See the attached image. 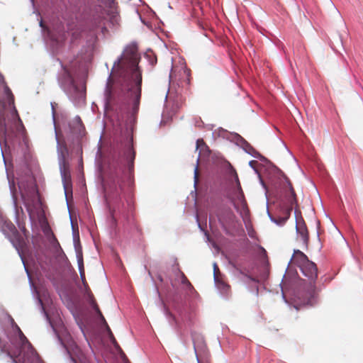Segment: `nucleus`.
Instances as JSON below:
<instances>
[{
	"label": "nucleus",
	"instance_id": "f257e3e1",
	"mask_svg": "<svg viewBox=\"0 0 363 363\" xmlns=\"http://www.w3.org/2000/svg\"><path fill=\"white\" fill-rule=\"evenodd\" d=\"M140 56L135 45H129L114 62L105 90L108 106H132L133 115L139 110L142 92V70L138 66Z\"/></svg>",
	"mask_w": 363,
	"mask_h": 363
},
{
	"label": "nucleus",
	"instance_id": "f03ea898",
	"mask_svg": "<svg viewBox=\"0 0 363 363\" xmlns=\"http://www.w3.org/2000/svg\"><path fill=\"white\" fill-rule=\"evenodd\" d=\"M128 160V172L125 167L116 168L111 178L108 189L113 196L118 199L120 201L124 199L128 206H130L134 196V182L131 177V172L134 167L135 152L133 147H129L125 153Z\"/></svg>",
	"mask_w": 363,
	"mask_h": 363
},
{
	"label": "nucleus",
	"instance_id": "7ed1b4c3",
	"mask_svg": "<svg viewBox=\"0 0 363 363\" xmlns=\"http://www.w3.org/2000/svg\"><path fill=\"white\" fill-rule=\"evenodd\" d=\"M218 220L223 230L228 233L231 228L235 226L236 216L230 208L227 206H219L214 211L210 212L209 221L213 224Z\"/></svg>",
	"mask_w": 363,
	"mask_h": 363
},
{
	"label": "nucleus",
	"instance_id": "20e7f679",
	"mask_svg": "<svg viewBox=\"0 0 363 363\" xmlns=\"http://www.w3.org/2000/svg\"><path fill=\"white\" fill-rule=\"evenodd\" d=\"M191 337L197 362L211 363L210 353L203 337L196 333H192Z\"/></svg>",
	"mask_w": 363,
	"mask_h": 363
},
{
	"label": "nucleus",
	"instance_id": "39448f33",
	"mask_svg": "<svg viewBox=\"0 0 363 363\" xmlns=\"http://www.w3.org/2000/svg\"><path fill=\"white\" fill-rule=\"evenodd\" d=\"M84 284L86 288V298H87V301H88L89 303L92 307V308L96 312V313L98 315V316H99V319L101 320V323H103V325L106 327V329L108 333L109 338H110L112 344L115 347V348L117 350H121V349L120 346L118 345V342H116L105 318L104 317L101 311H100V308L94 298V296L92 292L91 291L90 289L88 287L86 284H85L84 282Z\"/></svg>",
	"mask_w": 363,
	"mask_h": 363
},
{
	"label": "nucleus",
	"instance_id": "423d86ee",
	"mask_svg": "<svg viewBox=\"0 0 363 363\" xmlns=\"http://www.w3.org/2000/svg\"><path fill=\"white\" fill-rule=\"evenodd\" d=\"M300 268L303 275L308 278L310 296H312L315 292V283L318 277V268L316 264L308 259L300 263Z\"/></svg>",
	"mask_w": 363,
	"mask_h": 363
},
{
	"label": "nucleus",
	"instance_id": "0eeeda50",
	"mask_svg": "<svg viewBox=\"0 0 363 363\" xmlns=\"http://www.w3.org/2000/svg\"><path fill=\"white\" fill-rule=\"evenodd\" d=\"M101 29L104 33L108 31L105 26V18L101 14L94 15L87 23L86 30H89L91 37L96 38V30Z\"/></svg>",
	"mask_w": 363,
	"mask_h": 363
},
{
	"label": "nucleus",
	"instance_id": "6e6552de",
	"mask_svg": "<svg viewBox=\"0 0 363 363\" xmlns=\"http://www.w3.org/2000/svg\"><path fill=\"white\" fill-rule=\"evenodd\" d=\"M3 230L5 233L13 237V238H11V241L16 247L21 245L23 240L15 225L11 222L6 221L4 223V228H3Z\"/></svg>",
	"mask_w": 363,
	"mask_h": 363
},
{
	"label": "nucleus",
	"instance_id": "1a4fd4ad",
	"mask_svg": "<svg viewBox=\"0 0 363 363\" xmlns=\"http://www.w3.org/2000/svg\"><path fill=\"white\" fill-rule=\"evenodd\" d=\"M296 232L303 242L307 245L308 242V231L303 219L301 217L296 219Z\"/></svg>",
	"mask_w": 363,
	"mask_h": 363
},
{
	"label": "nucleus",
	"instance_id": "9d476101",
	"mask_svg": "<svg viewBox=\"0 0 363 363\" xmlns=\"http://www.w3.org/2000/svg\"><path fill=\"white\" fill-rule=\"evenodd\" d=\"M285 179H286V182L287 184V187L290 191L289 201H290L291 205L293 206L294 203H296V195L295 191L293 188L292 184L291 183L289 179L287 177H286Z\"/></svg>",
	"mask_w": 363,
	"mask_h": 363
},
{
	"label": "nucleus",
	"instance_id": "9b49d317",
	"mask_svg": "<svg viewBox=\"0 0 363 363\" xmlns=\"http://www.w3.org/2000/svg\"><path fill=\"white\" fill-rule=\"evenodd\" d=\"M180 274L182 284L184 285L185 289L187 290H194L193 286L191 285V282L189 281L187 277L185 276V274L182 272H180Z\"/></svg>",
	"mask_w": 363,
	"mask_h": 363
},
{
	"label": "nucleus",
	"instance_id": "f8f14e48",
	"mask_svg": "<svg viewBox=\"0 0 363 363\" xmlns=\"http://www.w3.org/2000/svg\"><path fill=\"white\" fill-rule=\"evenodd\" d=\"M230 173H231L232 177L235 180V182L236 184V187H237L238 191H239V193L242 196H243V193H242L241 185H240V181H239L238 175L236 171L233 169L231 170Z\"/></svg>",
	"mask_w": 363,
	"mask_h": 363
},
{
	"label": "nucleus",
	"instance_id": "ddd939ff",
	"mask_svg": "<svg viewBox=\"0 0 363 363\" xmlns=\"http://www.w3.org/2000/svg\"><path fill=\"white\" fill-rule=\"evenodd\" d=\"M218 287L220 289H223L224 291H225V292L227 293L229 289H230V286L228 285L222 279V275L220 274L219 276V281L218 282H216Z\"/></svg>",
	"mask_w": 363,
	"mask_h": 363
},
{
	"label": "nucleus",
	"instance_id": "4468645a",
	"mask_svg": "<svg viewBox=\"0 0 363 363\" xmlns=\"http://www.w3.org/2000/svg\"><path fill=\"white\" fill-rule=\"evenodd\" d=\"M62 179L65 189L67 191L68 187L71 185V177L69 174L64 172Z\"/></svg>",
	"mask_w": 363,
	"mask_h": 363
},
{
	"label": "nucleus",
	"instance_id": "2eb2a0df",
	"mask_svg": "<svg viewBox=\"0 0 363 363\" xmlns=\"http://www.w3.org/2000/svg\"><path fill=\"white\" fill-rule=\"evenodd\" d=\"M183 77L186 78L184 82L189 86L191 82V71L187 68L183 69Z\"/></svg>",
	"mask_w": 363,
	"mask_h": 363
},
{
	"label": "nucleus",
	"instance_id": "dca6fc26",
	"mask_svg": "<svg viewBox=\"0 0 363 363\" xmlns=\"http://www.w3.org/2000/svg\"><path fill=\"white\" fill-rule=\"evenodd\" d=\"M294 256H296L300 259V263L308 259L307 256L299 250H294Z\"/></svg>",
	"mask_w": 363,
	"mask_h": 363
},
{
	"label": "nucleus",
	"instance_id": "f3484780",
	"mask_svg": "<svg viewBox=\"0 0 363 363\" xmlns=\"http://www.w3.org/2000/svg\"><path fill=\"white\" fill-rule=\"evenodd\" d=\"M220 272L218 265L215 263L213 264V276L215 282L219 281V276L220 275Z\"/></svg>",
	"mask_w": 363,
	"mask_h": 363
},
{
	"label": "nucleus",
	"instance_id": "a211bd4d",
	"mask_svg": "<svg viewBox=\"0 0 363 363\" xmlns=\"http://www.w3.org/2000/svg\"><path fill=\"white\" fill-rule=\"evenodd\" d=\"M199 159H197V163H199ZM199 164H196V166L194 169V184L197 185L199 183Z\"/></svg>",
	"mask_w": 363,
	"mask_h": 363
},
{
	"label": "nucleus",
	"instance_id": "6ab92c4d",
	"mask_svg": "<svg viewBox=\"0 0 363 363\" xmlns=\"http://www.w3.org/2000/svg\"><path fill=\"white\" fill-rule=\"evenodd\" d=\"M6 92L9 98V100L11 101V103L13 105V104H14L13 96L11 90L8 87H6Z\"/></svg>",
	"mask_w": 363,
	"mask_h": 363
},
{
	"label": "nucleus",
	"instance_id": "aec40b11",
	"mask_svg": "<svg viewBox=\"0 0 363 363\" xmlns=\"http://www.w3.org/2000/svg\"><path fill=\"white\" fill-rule=\"evenodd\" d=\"M201 145H205V143L203 139H199L196 141V148L200 147Z\"/></svg>",
	"mask_w": 363,
	"mask_h": 363
},
{
	"label": "nucleus",
	"instance_id": "412c9836",
	"mask_svg": "<svg viewBox=\"0 0 363 363\" xmlns=\"http://www.w3.org/2000/svg\"><path fill=\"white\" fill-rule=\"evenodd\" d=\"M240 274H242L245 275V277H247V278H249L250 280H252V281H256V279H255V278H252V277L247 275V274L244 272V271H242V269H240Z\"/></svg>",
	"mask_w": 363,
	"mask_h": 363
},
{
	"label": "nucleus",
	"instance_id": "4be33fe9",
	"mask_svg": "<svg viewBox=\"0 0 363 363\" xmlns=\"http://www.w3.org/2000/svg\"><path fill=\"white\" fill-rule=\"evenodd\" d=\"M18 331H19L20 337H21V340H25L28 341V340H27V339H26V336L23 335V333H22V331L20 330V328H18Z\"/></svg>",
	"mask_w": 363,
	"mask_h": 363
},
{
	"label": "nucleus",
	"instance_id": "5701e85b",
	"mask_svg": "<svg viewBox=\"0 0 363 363\" xmlns=\"http://www.w3.org/2000/svg\"><path fill=\"white\" fill-rule=\"evenodd\" d=\"M13 110H14V113H15L16 116L18 117V120L20 121V118L18 116V114L17 111L15 108V107L13 108Z\"/></svg>",
	"mask_w": 363,
	"mask_h": 363
},
{
	"label": "nucleus",
	"instance_id": "b1692460",
	"mask_svg": "<svg viewBox=\"0 0 363 363\" xmlns=\"http://www.w3.org/2000/svg\"><path fill=\"white\" fill-rule=\"evenodd\" d=\"M8 354L10 356V357H11L13 361H15V357H14L13 355L10 354V353H9Z\"/></svg>",
	"mask_w": 363,
	"mask_h": 363
},
{
	"label": "nucleus",
	"instance_id": "393cba45",
	"mask_svg": "<svg viewBox=\"0 0 363 363\" xmlns=\"http://www.w3.org/2000/svg\"><path fill=\"white\" fill-rule=\"evenodd\" d=\"M167 314H168V315H169L171 317H173V318H174L173 315H172V314L169 311H167Z\"/></svg>",
	"mask_w": 363,
	"mask_h": 363
},
{
	"label": "nucleus",
	"instance_id": "a878e982",
	"mask_svg": "<svg viewBox=\"0 0 363 363\" xmlns=\"http://www.w3.org/2000/svg\"><path fill=\"white\" fill-rule=\"evenodd\" d=\"M172 77H173V74H172V73H171V74H170V78L172 79Z\"/></svg>",
	"mask_w": 363,
	"mask_h": 363
},
{
	"label": "nucleus",
	"instance_id": "bb28decb",
	"mask_svg": "<svg viewBox=\"0 0 363 363\" xmlns=\"http://www.w3.org/2000/svg\"><path fill=\"white\" fill-rule=\"evenodd\" d=\"M52 236H53V239H54V240L57 241V239H56V238L55 237V235H53Z\"/></svg>",
	"mask_w": 363,
	"mask_h": 363
}]
</instances>
